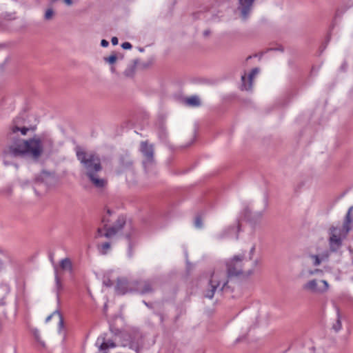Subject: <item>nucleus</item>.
<instances>
[{"label": "nucleus", "instance_id": "obj_1", "mask_svg": "<svg viewBox=\"0 0 353 353\" xmlns=\"http://www.w3.org/2000/svg\"><path fill=\"white\" fill-rule=\"evenodd\" d=\"M258 264V259L250 261L243 256H234L226 262V272L221 270H215L213 272L208 283V288L204 291V296L211 299L214 297L216 290H226L229 288L228 279L230 277L251 276Z\"/></svg>", "mask_w": 353, "mask_h": 353}, {"label": "nucleus", "instance_id": "obj_2", "mask_svg": "<svg viewBox=\"0 0 353 353\" xmlns=\"http://www.w3.org/2000/svg\"><path fill=\"white\" fill-rule=\"evenodd\" d=\"M53 141L47 137H34L28 140H18L9 146V152L14 157L28 154L37 161L43 153L52 152Z\"/></svg>", "mask_w": 353, "mask_h": 353}, {"label": "nucleus", "instance_id": "obj_3", "mask_svg": "<svg viewBox=\"0 0 353 353\" xmlns=\"http://www.w3.org/2000/svg\"><path fill=\"white\" fill-rule=\"evenodd\" d=\"M77 157L82 166V172L88 181L96 188H103L107 181L101 176L102 165L99 157L92 152H87L79 148L77 149Z\"/></svg>", "mask_w": 353, "mask_h": 353}, {"label": "nucleus", "instance_id": "obj_4", "mask_svg": "<svg viewBox=\"0 0 353 353\" xmlns=\"http://www.w3.org/2000/svg\"><path fill=\"white\" fill-rule=\"evenodd\" d=\"M353 221V206L350 207L345 216L342 230L332 227L330 230V244L331 249L336 250L341 245V236H345L351 230V223Z\"/></svg>", "mask_w": 353, "mask_h": 353}, {"label": "nucleus", "instance_id": "obj_5", "mask_svg": "<svg viewBox=\"0 0 353 353\" xmlns=\"http://www.w3.org/2000/svg\"><path fill=\"white\" fill-rule=\"evenodd\" d=\"M111 214V211L108 210L107 215H104L102 218V223L103 224L104 229L106 232L104 233V236L106 238H111L116 235L119 230H121L124 225L125 224V219L123 216H119L117 220L116 223L111 227L107 228L108 223L110 222L109 216Z\"/></svg>", "mask_w": 353, "mask_h": 353}, {"label": "nucleus", "instance_id": "obj_6", "mask_svg": "<svg viewBox=\"0 0 353 353\" xmlns=\"http://www.w3.org/2000/svg\"><path fill=\"white\" fill-rule=\"evenodd\" d=\"M24 123L23 118L21 117H16L13 121L10 130L8 134V138L10 141V144H14L18 140H22L18 138V133L20 132L22 135H26L30 128L23 125Z\"/></svg>", "mask_w": 353, "mask_h": 353}, {"label": "nucleus", "instance_id": "obj_7", "mask_svg": "<svg viewBox=\"0 0 353 353\" xmlns=\"http://www.w3.org/2000/svg\"><path fill=\"white\" fill-rule=\"evenodd\" d=\"M328 288L329 285L325 280L317 281L316 279H312L303 285L304 290L316 294H323Z\"/></svg>", "mask_w": 353, "mask_h": 353}, {"label": "nucleus", "instance_id": "obj_8", "mask_svg": "<svg viewBox=\"0 0 353 353\" xmlns=\"http://www.w3.org/2000/svg\"><path fill=\"white\" fill-rule=\"evenodd\" d=\"M140 151L144 157V160L143 161V166L147 169L154 163V146L148 141H142L140 144Z\"/></svg>", "mask_w": 353, "mask_h": 353}, {"label": "nucleus", "instance_id": "obj_9", "mask_svg": "<svg viewBox=\"0 0 353 353\" xmlns=\"http://www.w3.org/2000/svg\"><path fill=\"white\" fill-rule=\"evenodd\" d=\"M134 290V282L130 283L125 279H118L116 290L119 294H124Z\"/></svg>", "mask_w": 353, "mask_h": 353}, {"label": "nucleus", "instance_id": "obj_10", "mask_svg": "<svg viewBox=\"0 0 353 353\" xmlns=\"http://www.w3.org/2000/svg\"><path fill=\"white\" fill-rule=\"evenodd\" d=\"M259 72L257 68H253L248 75V79H246L245 74L241 77V90H250L252 88L253 79L254 77Z\"/></svg>", "mask_w": 353, "mask_h": 353}, {"label": "nucleus", "instance_id": "obj_11", "mask_svg": "<svg viewBox=\"0 0 353 353\" xmlns=\"http://www.w3.org/2000/svg\"><path fill=\"white\" fill-rule=\"evenodd\" d=\"M254 0H239L238 9L241 12V17L246 19L250 12Z\"/></svg>", "mask_w": 353, "mask_h": 353}, {"label": "nucleus", "instance_id": "obj_12", "mask_svg": "<svg viewBox=\"0 0 353 353\" xmlns=\"http://www.w3.org/2000/svg\"><path fill=\"white\" fill-rule=\"evenodd\" d=\"M134 290L138 292L144 294L152 292V285L149 281L134 282Z\"/></svg>", "mask_w": 353, "mask_h": 353}, {"label": "nucleus", "instance_id": "obj_13", "mask_svg": "<svg viewBox=\"0 0 353 353\" xmlns=\"http://www.w3.org/2000/svg\"><path fill=\"white\" fill-rule=\"evenodd\" d=\"M100 343L99 345V350H105L110 347H116V344L114 342H113L111 340L106 341L105 335H101L99 337H98L97 340V344Z\"/></svg>", "mask_w": 353, "mask_h": 353}, {"label": "nucleus", "instance_id": "obj_14", "mask_svg": "<svg viewBox=\"0 0 353 353\" xmlns=\"http://www.w3.org/2000/svg\"><path fill=\"white\" fill-rule=\"evenodd\" d=\"M54 278H55V290L57 293V299L58 303L60 301V294L63 290V286L61 283V279L58 274V268L57 265H54Z\"/></svg>", "mask_w": 353, "mask_h": 353}, {"label": "nucleus", "instance_id": "obj_15", "mask_svg": "<svg viewBox=\"0 0 353 353\" xmlns=\"http://www.w3.org/2000/svg\"><path fill=\"white\" fill-rule=\"evenodd\" d=\"M60 268L63 270L72 271V264L70 259L65 258L60 261Z\"/></svg>", "mask_w": 353, "mask_h": 353}, {"label": "nucleus", "instance_id": "obj_16", "mask_svg": "<svg viewBox=\"0 0 353 353\" xmlns=\"http://www.w3.org/2000/svg\"><path fill=\"white\" fill-rule=\"evenodd\" d=\"M185 103L190 106L197 107L201 105V101L199 97L192 96L185 99Z\"/></svg>", "mask_w": 353, "mask_h": 353}, {"label": "nucleus", "instance_id": "obj_17", "mask_svg": "<svg viewBox=\"0 0 353 353\" xmlns=\"http://www.w3.org/2000/svg\"><path fill=\"white\" fill-rule=\"evenodd\" d=\"M120 161L123 167L130 168L132 165V160L127 154L121 157Z\"/></svg>", "mask_w": 353, "mask_h": 353}, {"label": "nucleus", "instance_id": "obj_18", "mask_svg": "<svg viewBox=\"0 0 353 353\" xmlns=\"http://www.w3.org/2000/svg\"><path fill=\"white\" fill-rule=\"evenodd\" d=\"M55 315H57L59 318V325L60 328H61L63 326V319L61 314H60V312L58 310L54 311L52 314L49 315L46 318V323L49 322L50 321V319H52V317Z\"/></svg>", "mask_w": 353, "mask_h": 353}, {"label": "nucleus", "instance_id": "obj_19", "mask_svg": "<svg viewBox=\"0 0 353 353\" xmlns=\"http://www.w3.org/2000/svg\"><path fill=\"white\" fill-rule=\"evenodd\" d=\"M110 243L108 242L102 243L100 246H99L100 253L102 254H106L108 250L110 249Z\"/></svg>", "mask_w": 353, "mask_h": 353}, {"label": "nucleus", "instance_id": "obj_20", "mask_svg": "<svg viewBox=\"0 0 353 353\" xmlns=\"http://www.w3.org/2000/svg\"><path fill=\"white\" fill-rule=\"evenodd\" d=\"M342 327V324L341 321V316L339 314V311H337V319L336 322L333 324L332 328L336 331L339 332Z\"/></svg>", "mask_w": 353, "mask_h": 353}, {"label": "nucleus", "instance_id": "obj_21", "mask_svg": "<svg viewBox=\"0 0 353 353\" xmlns=\"http://www.w3.org/2000/svg\"><path fill=\"white\" fill-rule=\"evenodd\" d=\"M54 16V11L52 8H48L44 14V19L46 21H50L52 19Z\"/></svg>", "mask_w": 353, "mask_h": 353}, {"label": "nucleus", "instance_id": "obj_22", "mask_svg": "<svg viewBox=\"0 0 353 353\" xmlns=\"http://www.w3.org/2000/svg\"><path fill=\"white\" fill-rule=\"evenodd\" d=\"M117 59V57L115 54H112L110 57L104 58V61L105 62L109 63L110 64L114 63L116 62Z\"/></svg>", "mask_w": 353, "mask_h": 353}, {"label": "nucleus", "instance_id": "obj_23", "mask_svg": "<svg viewBox=\"0 0 353 353\" xmlns=\"http://www.w3.org/2000/svg\"><path fill=\"white\" fill-rule=\"evenodd\" d=\"M33 335H34V339H36V341L38 343H39L42 346L45 345L44 342L41 340V338L39 336V332L38 330L36 329L33 331Z\"/></svg>", "mask_w": 353, "mask_h": 353}, {"label": "nucleus", "instance_id": "obj_24", "mask_svg": "<svg viewBox=\"0 0 353 353\" xmlns=\"http://www.w3.org/2000/svg\"><path fill=\"white\" fill-rule=\"evenodd\" d=\"M194 224L196 228H201L203 227V221L200 216H197L195 218Z\"/></svg>", "mask_w": 353, "mask_h": 353}, {"label": "nucleus", "instance_id": "obj_25", "mask_svg": "<svg viewBox=\"0 0 353 353\" xmlns=\"http://www.w3.org/2000/svg\"><path fill=\"white\" fill-rule=\"evenodd\" d=\"M311 259H312L313 265H319L321 263V259H319V256L317 255H311Z\"/></svg>", "mask_w": 353, "mask_h": 353}, {"label": "nucleus", "instance_id": "obj_26", "mask_svg": "<svg viewBox=\"0 0 353 353\" xmlns=\"http://www.w3.org/2000/svg\"><path fill=\"white\" fill-rule=\"evenodd\" d=\"M129 228H130V231L126 232L125 236L126 239H128V240H130L131 237L132 236V235L134 232V230L130 225H129Z\"/></svg>", "mask_w": 353, "mask_h": 353}, {"label": "nucleus", "instance_id": "obj_27", "mask_svg": "<svg viewBox=\"0 0 353 353\" xmlns=\"http://www.w3.org/2000/svg\"><path fill=\"white\" fill-rule=\"evenodd\" d=\"M254 252H255V246H252V248L250 249V251L249 253V257L248 259V261H254V260H252V256L254 254Z\"/></svg>", "mask_w": 353, "mask_h": 353}, {"label": "nucleus", "instance_id": "obj_28", "mask_svg": "<svg viewBox=\"0 0 353 353\" xmlns=\"http://www.w3.org/2000/svg\"><path fill=\"white\" fill-rule=\"evenodd\" d=\"M121 47L125 50H130L132 48V46L129 42H124L122 43Z\"/></svg>", "mask_w": 353, "mask_h": 353}, {"label": "nucleus", "instance_id": "obj_29", "mask_svg": "<svg viewBox=\"0 0 353 353\" xmlns=\"http://www.w3.org/2000/svg\"><path fill=\"white\" fill-rule=\"evenodd\" d=\"M101 45L102 47L105 48V47L108 46L109 42L107 40H105V39H102L101 41Z\"/></svg>", "mask_w": 353, "mask_h": 353}, {"label": "nucleus", "instance_id": "obj_30", "mask_svg": "<svg viewBox=\"0 0 353 353\" xmlns=\"http://www.w3.org/2000/svg\"><path fill=\"white\" fill-rule=\"evenodd\" d=\"M210 34H211V31H210V30H208V29L204 30L203 32V35L204 37H208L210 35Z\"/></svg>", "mask_w": 353, "mask_h": 353}, {"label": "nucleus", "instance_id": "obj_31", "mask_svg": "<svg viewBox=\"0 0 353 353\" xmlns=\"http://www.w3.org/2000/svg\"><path fill=\"white\" fill-rule=\"evenodd\" d=\"M111 41H112V45L115 46V45L118 44L119 40H118L117 37H113L111 39Z\"/></svg>", "mask_w": 353, "mask_h": 353}, {"label": "nucleus", "instance_id": "obj_32", "mask_svg": "<svg viewBox=\"0 0 353 353\" xmlns=\"http://www.w3.org/2000/svg\"><path fill=\"white\" fill-rule=\"evenodd\" d=\"M63 1L68 6H71L73 3L72 0H63Z\"/></svg>", "mask_w": 353, "mask_h": 353}, {"label": "nucleus", "instance_id": "obj_33", "mask_svg": "<svg viewBox=\"0 0 353 353\" xmlns=\"http://www.w3.org/2000/svg\"><path fill=\"white\" fill-rule=\"evenodd\" d=\"M4 268V263L0 259V271Z\"/></svg>", "mask_w": 353, "mask_h": 353}, {"label": "nucleus", "instance_id": "obj_34", "mask_svg": "<svg viewBox=\"0 0 353 353\" xmlns=\"http://www.w3.org/2000/svg\"><path fill=\"white\" fill-rule=\"evenodd\" d=\"M97 233H98L99 236H102L103 235L102 229L101 228H98ZM103 236H104V234H103Z\"/></svg>", "mask_w": 353, "mask_h": 353}, {"label": "nucleus", "instance_id": "obj_35", "mask_svg": "<svg viewBox=\"0 0 353 353\" xmlns=\"http://www.w3.org/2000/svg\"><path fill=\"white\" fill-rule=\"evenodd\" d=\"M4 18H8V19H12V18L11 17V14H10V15H8V16H4Z\"/></svg>", "mask_w": 353, "mask_h": 353}, {"label": "nucleus", "instance_id": "obj_36", "mask_svg": "<svg viewBox=\"0 0 353 353\" xmlns=\"http://www.w3.org/2000/svg\"><path fill=\"white\" fill-rule=\"evenodd\" d=\"M263 214L262 212H259L257 214L258 217L261 218Z\"/></svg>", "mask_w": 353, "mask_h": 353}]
</instances>
